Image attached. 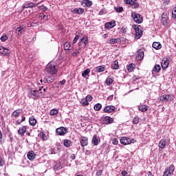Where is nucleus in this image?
<instances>
[{
    "label": "nucleus",
    "instance_id": "obj_58",
    "mask_svg": "<svg viewBox=\"0 0 176 176\" xmlns=\"http://www.w3.org/2000/svg\"><path fill=\"white\" fill-rule=\"evenodd\" d=\"M102 175V170H99L97 171V173H96L97 176H101Z\"/></svg>",
    "mask_w": 176,
    "mask_h": 176
},
{
    "label": "nucleus",
    "instance_id": "obj_42",
    "mask_svg": "<svg viewBox=\"0 0 176 176\" xmlns=\"http://www.w3.org/2000/svg\"><path fill=\"white\" fill-rule=\"evenodd\" d=\"M23 30H24V28L23 27H19L16 28V31H18V36H20L21 34H23Z\"/></svg>",
    "mask_w": 176,
    "mask_h": 176
},
{
    "label": "nucleus",
    "instance_id": "obj_20",
    "mask_svg": "<svg viewBox=\"0 0 176 176\" xmlns=\"http://www.w3.org/2000/svg\"><path fill=\"white\" fill-rule=\"evenodd\" d=\"M44 80L45 81V83H53V82H54V76H45Z\"/></svg>",
    "mask_w": 176,
    "mask_h": 176
},
{
    "label": "nucleus",
    "instance_id": "obj_10",
    "mask_svg": "<svg viewBox=\"0 0 176 176\" xmlns=\"http://www.w3.org/2000/svg\"><path fill=\"white\" fill-rule=\"evenodd\" d=\"M0 50H3V52H0L1 56H6L7 57L10 56V51L8 48L1 46L0 47Z\"/></svg>",
    "mask_w": 176,
    "mask_h": 176
},
{
    "label": "nucleus",
    "instance_id": "obj_48",
    "mask_svg": "<svg viewBox=\"0 0 176 176\" xmlns=\"http://www.w3.org/2000/svg\"><path fill=\"white\" fill-rule=\"evenodd\" d=\"M38 9H40L41 10H43V12L47 11V7H46L45 6H38Z\"/></svg>",
    "mask_w": 176,
    "mask_h": 176
},
{
    "label": "nucleus",
    "instance_id": "obj_45",
    "mask_svg": "<svg viewBox=\"0 0 176 176\" xmlns=\"http://www.w3.org/2000/svg\"><path fill=\"white\" fill-rule=\"evenodd\" d=\"M38 137H40V138H41V140H46V135L43 132H41L38 134Z\"/></svg>",
    "mask_w": 176,
    "mask_h": 176
},
{
    "label": "nucleus",
    "instance_id": "obj_55",
    "mask_svg": "<svg viewBox=\"0 0 176 176\" xmlns=\"http://www.w3.org/2000/svg\"><path fill=\"white\" fill-rule=\"evenodd\" d=\"M87 99V100L89 102V101H91V100H93V97L90 95H88L86 96L85 98Z\"/></svg>",
    "mask_w": 176,
    "mask_h": 176
},
{
    "label": "nucleus",
    "instance_id": "obj_8",
    "mask_svg": "<svg viewBox=\"0 0 176 176\" xmlns=\"http://www.w3.org/2000/svg\"><path fill=\"white\" fill-rule=\"evenodd\" d=\"M170 65V58H166V59H163L161 63V67L162 69H167L168 68V65Z\"/></svg>",
    "mask_w": 176,
    "mask_h": 176
},
{
    "label": "nucleus",
    "instance_id": "obj_9",
    "mask_svg": "<svg viewBox=\"0 0 176 176\" xmlns=\"http://www.w3.org/2000/svg\"><path fill=\"white\" fill-rule=\"evenodd\" d=\"M115 106L108 105L104 108L103 111L104 113H112V112H115Z\"/></svg>",
    "mask_w": 176,
    "mask_h": 176
},
{
    "label": "nucleus",
    "instance_id": "obj_53",
    "mask_svg": "<svg viewBox=\"0 0 176 176\" xmlns=\"http://www.w3.org/2000/svg\"><path fill=\"white\" fill-rule=\"evenodd\" d=\"M66 82H67V80L65 79H63L62 81L58 82V85H60L61 86H63L65 85Z\"/></svg>",
    "mask_w": 176,
    "mask_h": 176
},
{
    "label": "nucleus",
    "instance_id": "obj_26",
    "mask_svg": "<svg viewBox=\"0 0 176 176\" xmlns=\"http://www.w3.org/2000/svg\"><path fill=\"white\" fill-rule=\"evenodd\" d=\"M63 145L66 148H69V146H72V142H71L69 140H65L63 142Z\"/></svg>",
    "mask_w": 176,
    "mask_h": 176
},
{
    "label": "nucleus",
    "instance_id": "obj_6",
    "mask_svg": "<svg viewBox=\"0 0 176 176\" xmlns=\"http://www.w3.org/2000/svg\"><path fill=\"white\" fill-rule=\"evenodd\" d=\"M125 3L131 5L133 9L140 8V4L137 2V0H124Z\"/></svg>",
    "mask_w": 176,
    "mask_h": 176
},
{
    "label": "nucleus",
    "instance_id": "obj_54",
    "mask_svg": "<svg viewBox=\"0 0 176 176\" xmlns=\"http://www.w3.org/2000/svg\"><path fill=\"white\" fill-rule=\"evenodd\" d=\"M78 39H79V35H76L73 40V43H76V42H78Z\"/></svg>",
    "mask_w": 176,
    "mask_h": 176
},
{
    "label": "nucleus",
    "instance_id": "obj_36",
    "mask_svg": "<svg viewBox=\"0 0 176 176\" xmlns=\"http://www.w3.org/2000/svg\"><path fill=\"white\" fill-rule=\"evenodd\" d=\"M65 50H71V49H69V47H71V44L69 42H65L63 44Z\"/></svg>",
    "mask_w": 176,
    "mask_h": 176
},
{
    "label": "nucleus",
    "instance_id": "obj_50",
    "mask_svg": "<svg viewBox=\"0 0 176 176\" xmlns=\"http://www.w3.org/2000/svg\"><path fill=\"white\" fill-rule=\"evenodd\" d=\"M109 43H110L111 45H113V44H115V43H118V39H116V38H112V39L110 40Z\"/></svg>",
    "mask_w": 176,
    "mask_h": 176
},
{
    "label": "nucleus",
    "instance_id": "obj_16",
    "mask_svg": "<svg viewBox=\"0 0 176 176\" xmlns=\"http://www.w3.org/2000/svg\"><path fill=\"white\" fill-rule=\"evenodd\" d=\"M82 6H84V8H89V6H91V5H93V1L90 0H83L82 2Z\"/></svg>",
    "mask_w": 176,
    "mask_h": 176
},
{
    "label": "nucleus",
    "instance_id": "obj_39",
    "mask_svg": "<svg viewBox=\"0 0 176 176\" xmlns=\"http://www.w3.org/2000/svg\"><path fill=\"white\" fill-rule=\"evenodd\" d=\"M94 108L95 111H100V109H101V108H102V105L100 103H98L94 105Z\"/></svg>",
    "mask_w": 176,
    "mask_h": 176
},
{
    "label": "nucleus",
    "instance_id": "obj_38",
    "mask_svg": "<svg viewBox=\"0 0 176 176\" xmlns=\"http://www.w3.org/2000/svg\"><path fill=\"white\" fill-rule=\"evenodd\" d=\"M89 74H90V69H86L82 73V76H83V78H86V76L89 75Z\"/></svg>",
    "mask_w": 176,
    "mask_h": 176
},
{
    "label": "nucleus",
    "instance_id": "obj_52",
    "mask_svg": "<svg viewBox=\"0 0 176 176\" xmlns=\"http://www.w3.org/2000/svg\"><path fill=\"white\" fill-rule=\"evenodd\" d=\"M3 164H5V160H3L2 157H0V167H3Z\"/></svg>",
    "mask_w": 176,
    "mask_h": 176
},
{
    "label": "nucleus",
    "instance_id": "obj_49",
    "mask_svg": "<svg viewBox=\"0 0 176 176\" xmlns=\"http://www.w3.org/2000/svg\"><path fill=\"white\" fill-rule=\"evenodd\" d=\"M112 144L113 145H118V144L119 143V141H118V139L113 138L112 140Z\"/></svg>",
    "mask_w": 176,
    "mask_h": 176
},
{
    "label": "nucleus",
    "instance_id": "obj_34",
    "mask_svg": "<svg viewBox=\"0 0 176 176\" xmlns=\"http://www.w3.org/2000/svg\"><path fill=\"white\" fill-rule=\"evenodd\" d=\"M35 6H38V3H28L25 4V8H35Z\"/></svg>",
    "mask_w": 176,
    "mask_h": 176
},
{
    "label": "nucleus",
    "instance_id": "obj_17",
    "mask_svg": "<svg viewBox=\"0 0 176 176\" xmlns=\"http://www.w3.org/2000/svg\"><path fill=\"white\" fill-rule=\"evenodd\" d=\"M100 139H98L97 138V135H94L93 136V138H92V141H91V143L93 144V145H94L95 146H97V145H98L100 144Z\"/></svg>",
    "mask_w": 176,
    "mask_h": 176
},
{
    "label": "nucleus",
    "instance_id": "obj_63",
    "mask_svg": "<svg viewBox=\"0 0 176 176\" xmlns=\"http://www.w3.org/2000/svg\"><path fill=\"white\" fill-rule=\"evenodd\" d=\"M76 157L75 156V154H73V155H72L71 156H70V158L72 159V160H75V158H76Z\"/></svg>",
    "mask_w": 176,
    "mask_h": 176
},
{
    "label": "nucleus",
    "instance_id": "obj_3",
    "mask_svg": "<svg viewBox=\"0 0 176 176\" xmlns=\"http://www.w3.org/2000/svg\"><path fill=\"white\" fill-rule=\"evenodd\" d=\"M131 17L133 19L134 22L137 23V24H141L144 21V18H142V15L137 13L133 12L131 14Z\"/></svg>",
    "mask_w": 176,
    "mask_h": 176
},
{
    "label": "nucleus",
    "instance_id": "obj_28",
    "mask_svg": "<svg viewBox=\"0 0 176 176\" xmlns=\"http://www.w3.org/2000/svg\"><path fill=\"white\" fill-rule=\"evenodd\" d=\"M166 146V140L162 139L159 142V148L163 149Z\"/></svg>",
    "mask_w": 176,
    "mask_h": 176
},
{
    "label": "nucleus",
    "instance_id": "obj_43",
    "mask_svg": "<svg viewBox=\"0 0 176 176\" xmlns=\"http://www.w3.org/2000/svg\"><path fill=\"white\" fill-rule=\"evenodd\" d=\"M166 97V102L167 101H173L174 100V96L173 95H165Z\"/></svg>",
    "mask_w": 176,
    "mask_h": 176
},
{
    "label": "nucleus",
    "instance_id": "obj_23",
    "mask_svg": "<svg viewBox=\"0 0 176 176\" xmlns=\"http://www.w3.org/2000/svg\"><path fill=\"white\" fill-rule=\"evenodd\" d=\"M104 122L106 124H111L113 122V118L107 116L104 118Z\"/></svg>",
    "mask_w": 176,
    "mask_h": 176
},
{
    "label": "nucleus",
    "instance_id": "obj_32",
    "mask_svg": "<svg viewBox=\"0 0 176 176\" xmlns=\"http://www.w3.org/2000/svg\"><path fill=\"white\" fill-rule=\"evenodd\" d=\"M111 68L113 69H118L119 63L117 60L114 61L113 63H112V65H111Z\"/></svg>",
    "mask_w": 176,
    "mask_h": 176
},
{
    "label": "nucleus",
    "instance_id": "obj_18",
    "mask_svg": "<svg viewBox=\"0 0 176 176\" xmlns=\"http://www.w3.org/2000/svg\"><path fill=\"white\" fill-rule=\"evenodd\" d=\"M25 131H27V126H23L19 128V129L18 130V133L19 134V135H24V134H25Z\"/></svg>",
    "mask_w": 176,
    "mask_h": 176
},
{
    "label": "nucleus",
    "instance_id": "obj_15",
    "mask_svg": "<svg viewBox=\"0 0 176 176\" xmlns=\"http://www.w3.org/2000/svg\"><path fill=\"white\" fill-rule=\"evenodd\" d=\"M144 50H141L140 49L138 51V55H137V58L138 60H143L144 59Z\"/></svg>",
    "mask_w": 176,
    "mask_h": 176
},
{
    "label": "nucleus",
    "instance_id": "obj_46",
    "mask_svg": "<svg viewBox=\"0 0 176 176\" xmlns=\"http://www.w3.org/2000/svg\"><path fill=\"white\" fill-rule=\"evenodd\" d=\"M1 42H5L8 41V36L6 34H3L1 37Z\"/></svg>",
    "mask_w": 176,
    "mask_h": 176
},
{
    "label": "nucleus",
    "instance_id": "obj_47",
    "mask_svg": "<svg viewBox=\"0 0 176 176\" xmlns=\"http://www.w3.org/2000/svg\"><path fill=\"white\" fill-rule=\"evenodd\" d=\"M160 101H162L163 102H167V98L166 95H163L160 98Z\"/></svg>",
    "mask_w": 176,
    "mask_h": 176
},
{
    "label": "nucleus",
    "instance_id": "obj_7",
    "mask_svg": "<svg viewBox=\"0 0 176 176\" xmlns=\"http://www.w3.org/2000/svg\"><path fill=\"white\" fill-rule=\"evenodd\" d=\"M56 133L58 134V135H65L67 133V128L60 126L56 129Z\"/></svg>",
    "mask_w": 176,
    "mask_h": 176
},
{
    "label": "nucleus",
    "instance_id": "obj_21",
    "mask_svg": "<svg viewBox=\"0 0 176 176\" xmlns=\"http://www.w3.org/2000/svg\"><path fill=\"white\" fill-rule=\"evenodd\" d=\"M105 71V65L98 66L95 67V72H104Z\"/></svg>",
    "mask_w": 176,
    "mask_h": 176
},
{
    "label": "nucleus",
    "instance_id": "obj_60",
    "mask_svg": "<svg viewBox=\"0 0 176 176\" xmlns=\"http://www.w3.org/2000/svg\"><path fill=\"white\" fill-rule=\"evenodd\" d=\"M72 54V56H76L79 54V51L74 52Z\"/></svg>",
    "mask_w": 176,
    "mask_h": 176
},
{
    "label": "nucleus",
    "instance_id": "obj_25",
    "mask_svg": "<svg viewBox=\"0 0 176 176\" xmlns=\"http://www.w3.org/2000/svg\"><path fill=\"white\" fill-rule=\"evenodd\" d=\"M138 109L142 112H146V111H148V106L145 104L140 105L138 106Z\"/></svg>",
    "mask_w": 176,
    "mask_h": 176
},
{
    "label": "nucleus",
    "instance_id": "obj_4",
    "mask_svg": "<svg viewBox=\"0 0 176 176\" xmlns=\"http://www.w3.org/2000/svg\"><path fill=\"white\" fill-rule=\"evenodd\" d=\"M133 28L135 31V38L140 39L142 36V30H141V26L139 25H134Z\"/></svg>",
    "mask_w": 176,
    "mask_h": 176
},
{
    "label": "nucleus",
    "instance_id": "obj_56",
    "mask_svg": "<svg viewBox=\"0 0 176 176\" xmlns=\"http://www.w3.org/2000/svg\"><path fill=\"white\" fill-rule=\"evenodd\" d=\"M163 176H171V174L165 170Z\"/></svg>",
    "mask_w": 176,
    "mask_h": 176
},
{
    "label": "nucleus",
    "instance_id": "obj_35",
    "mask_svg": "<svg viewBox=\"0 0 176 176\" xmlns=\"http://www.w3.org/2000/svg\"><path fill=\"white\" fill-rule=\"evenodd\" d=\"M134 68H135V65L131 63L129 66H128V71L129 72H133V71H134Z\"/></svg>",
    "mask_w": 176,
    "mask_h": 176
},
{
    "label": "nucleus",
    "instance_id": "obj_30",
    "mask_svg": "<svg viewBox=\"0 0 176 176\" xmlns=\"http://www.w3.org/2000/svg\"><path fill=\"white\" fill-rule=\"evenodd\" d=\"M160 69H162L160 65H155L154 66V67L153 68L152 72H160Z\"/></svg>",
    "mask_w": 176,
    "mask_h": 176
},
{
    "label": "nucleus",
    "instance_id": "obj_27",
    "mask_svg": "<svg viewBox=\"0 0 176 176\" xmlns=\"http://www.w3.org/2000/svg\"><path fill=\"white\" fill-rule=\"evenodd\" d=\"M175 170V166L174 165H170L168 168H166L165 170H166L168 173H170V174H173Z\"/></svg>",
    "mask_w": 176,
    "mask_h": 176
},
{
    "label": "nucleus",
    "instance_id": "obj_33",
    "mask_svg": "<svg viewBox=\"0 0 176 176\" xmlns=\"http://www.w3.org/2000/svg\"><path fill=\"white\" fill-rule=\"evenodd\" d=\"M114 10H116V13H122V12H123V7L114 6Z\"/></svg>",
    "mask_w": 176,
    "mask_h": 176
},
{
    "label": "nucleus",
    "instance_id": "obj_24",
    "mask_svg": "<svg viewBox=\"0 0 176 176\" xmlns=\"http://www.w3.org/2000/svg\"><path fill=\"white\" fill-rule=\"evenodd\" d=\"M29 123L30 126H35L36 124V119L34 116H31L29 118Z\"/></svg>",
    "mask_w": 176,
    "mask_h": 176
},
{
    "label": "nucleus",
    "instance_id": "obj_12",
    "mask_svg": "<svg viewBox=\"0 0 176 176\" xmlns=\"http://www.w3.org/2000/svg\"><path fill=\"white\" fill-rule=\"evenodd\" d=\"M28 159L30 161L34 160L35 157H36V155L34 152V151H30L28 153Z\"/></svg>",
    "mask_w": 176,
    "mask_h": 176
},
{
    "label": "nucleus",
    "instance_id": "obj_14",
    "mask_svg": "<svg viewBox=\"0 0 176 176\" xmlns=\"http://www.w3.org/2000/svg\"><path fill=\"white\" fill-rule=\"evenodd\" d=\"M71 12L72 13H75L76 14H83V13H85V10L80 8H77L72 10Z\"/></svg>",
    "mask_w": 176,
    "mask_h": 176
},
{
    "label": "nucleus",
    "instance_id": "obj_41",
    "mask_svg": "<svg viewBox=\"0 0 176 176\" xmlns=\"http://www.w3.org/2000/svg\"><path fill=\"white\" fill-rule=\"evenodd\" d=\"M57 113H58V110L54 109H52L50 112L51 116H54V115H57Z\"/></svg>",
    "mask_w": 176,
    "mask_h": 176
},
{
    "label": "nucleus",
    "instance_id": "obj_2",
    "mask_svg": "<svg viewBox=\"0 0 176 176\" xmlns=\"http://www.w3.org/2000/svg\"><path fill=\"white\" fill-rule=\"evenodd\" d=\"M45 72L47 74H50V75H56L57 74V69H56V66L52 63H50L47 65L45 69Z\"/></svg>",
    "mask_w": 176,
    "mask_h": 176
},
{
    "label": "nucleus",
    "instance_id": "obj_64",
    "mask_svg": "<svg viewBox=\"0 0 176 176\" xmlns=\"http://www.w3.org/2000/svg\"><path fill=\"white\" fill-rule=\"evenodd\" d=\"M165 5H169L170 4V0H165L164 2Z\"/></svg>",
    "mask_w": 176,
    "mask_h": 176
},
{
    "label": "nucleus",
    "instance_id": "obj_22",
    "mask_svg": "<svg viewBox=\"0 0 176 176\" xmlns=\"http://www.w3.org/2000/svg\"><path fill=\"white\" fill-rule=\"evenodd\" d=\"M152 46L153 49H155V50H159L160 49H162V44H160V43L159 42H153Z\"/></svg>",
    "mask_w": 176,
    "mask_h": 176
},
{
    "label": "nucleus",
    "instance_id": "obj_29",
    "mask_svg": "<svg viewBox=\"0 0 176 176\" xmlns=\"http://www.w3.org/2000/svg\"><path fill=\"white\" fill-rule=\"evenodd\" d=\"M82 43H84L85 46L89 43V37L84 36L82 38L80 39Z\"/></svg>",
    "mask_w": 176,
    "mask_h": 176
},
{
    "label": "nucleus",
    "instance_id": "obj_51",
    "mask_svg": "<svg viewBox=\"0 0 176 176\" xmlns=\"http://www.w3.org/2000/svg\"><path fill=\"white\" fill-rule=\"evenodd\" d=\"M172 16L173 19H176V6L173 8L172 11Z\"/></svg>",
    "mask_w": 176,
    "mask_h": 176
},
{
    "label": "nucleus",
    "instance_id": "obj_44",
    "mask_svg": "<svg viewBox=\"0 0 176 176\" xmlns=\"http://www.w3.org/2000/svg\"><path fill=\"white\" fill-rule=\"evenodd\" d=\"M140 123V117H135L133 120V124H138Z\"/></svg>",
    "mask_w": 176,
    "mask_h": 176
},
{
    "label": "nucleus",
    "instance_id": "obj_62",
    "mask_svg": "<svg viewBox=\"0 0 176 176\" xmlns=\"http://www.w3.org/2000/svg\"><path fill=\"white\" fill-rule=\"evenodd\" d=\"M39 17H41V19H45V14L41 13V14H39Z\"/></svg>",
    "mask_w": 176,
    "mask_h": 176
},
{
    "label": "nucleus",
    "instance_id": "obj_40",
    "mask_svg": "<svg viewBox=\"0 0 176 176\" xmlns=\"http://www.w3.org/2000/svg\"><path fill=\"white\" fill-rule=\"evenodd\" d=\"M81 104L82 105H83L84 107H86V105H89V102L87 100V99L85 98H82L81 100Z\"/></svg>",
    "mask_w": 176,
    "mask_h": 176
},
{
    "label": "nucleus",
    "instance_id": "obj_57",
    "mask_svg": "<svg viewBox=\"0 0 176 176\" xmlns=\"http://www.w3.org/2000/svg\"><path fill=\"white\" fill-rule=\"evenodd\" d=\"M30 25L32 27H36V25H38V22H32L30 23Z\"/></svg>",
    "mask_w": 176,
    "mask_h": 176
},
{
    "label": "nucleus",
    "instance_id": "obj_5",
    "mask_svg": "<svg viewBox=\"0 0 176 176\" xmlns=\"http://www.w3.org/2000/svg\"><path fill=\"white\" fill-rule=\"evenodd\" d=\"M134 142H135L134 139L131 140L130 138L127 137H123L120 139V143L122 145H129V144H134Z\"/></svg>",
    "mask_w": 176,
    "mask_h": 176
},
{
    "label": "nucleus",
    "instance_id": "obj_13",
    "mask_svg": "<svg viewBox=\"0 0 176 176\" xmlns=\"http://www.w3.org/2000/svg\"><path fill=\"white\" fill-rule=\"evenodd\" d=\"M81 146H87L89 144V138L87 137H82V140L80 141Z\"/></svg>",
    "mask_w": 176,
    "mask_h": 176
},
{
    "label": "nucleus",
    "instance_id": "obj_19",
    "mask_svg": "<svg viewBox=\"0 0 176 176\" xmlns=\"http://www.w3.org/2000/svg\"><path fill=\"white\" fill-rule=\"evenodd\" d=\"M115 25H116V21H110L108 23H106L104 25L105 28H113V27H115Z\"/></svg>",
    "mask_w": 176,
    "mask_h": 176
},
{
    "label": "nucleus",
    "instance_id": "obj_11",
    "mask_svg": "<svg viewBox=\"0 0 176 176\" xmlns=\"http://www.w3.org/2000/svg\"><path fill=\"white\" fill-rule=\"evenodd\" d=\"M167 20H168V18H167V15L163 13L162 15L161 23H162L164 27H167V24H168Z\"/></svg>",
    "mask_w": 176,
    "mask_h": 176
},
{
    "label": "nucleus",
    "instance_id": "obj_1",
    "mask_svg": "<svg viewBox=\"0 0 176 176\" xmlns=\"http://www.w3.org/2000/svg\"><path fill=\"white\" fill-rule=\"evenodd\" d=\"M43 89V87H41V88L39 89V90H32L30 89L28 92V97L29 98H32L33 100H37V98H39L41 97V90Z\"/></svg>",
    "mask_w": 176,
    "mask_h": 176
},
{
    "label": "nucleus",
    "instance_id": "obj_59",
    "mask_svg": "<svg viewBox=\"0 0 176 176\" xmlns=\"http://www.w3.org/2000/svg\"><path fill=\"white\" fill-rule=\"evenodd\" d=\"M104 13H105V10H100V11L99 12L100 16H102Z\"/></svg>",
    "mask_w": 176,
    "mask_h": 176
},
{
    "label": "nucleus",
    "instance_id": "obj_31",
    "mask_svg": "<svg viewBox=\"0 0 176 176\" xmlns=\"http://www.w3.org/2000/svg\"><path fill=\"white\" fill-rule=\"evenodd\" d=\"M112 83H113V78L111 77H107L106 79V85H107V86H111Z\"/></svg>",
    "mask_w": 176,
    "mask_h": 176
},
{
    "label": "nucleus",
    "instance_id": "obj_61",
    "mask_svg": "<svg viewBox=\"0 0 176 176\" xmlns=\"http://www.w3.org/2000/svg\"><path fill=\"white\" fill-rule=\"evenodd\" d=\"M121 174L122 176H126L127 175V171L123 170L122 171Z\"/></svg>",
    "mask_w": 176,
    "mask_h": 176
},
{
    "label": "nucleus",
    "instance_id": "obj_37",
    "mask_svg": "<svg viewBox=\"0 0 176 176\" xmlns=\"http://www.w3.org/2000/svg\"><path fill=\"white\" fill-rule=\"evenodd\" d=\"M20 113H21V111H20V109H16L15 110L13 113L12 115L15 118H17L18 116H20Z\"/></svg>",
    "mask_w": 176,
    "mask_h": 176
}]
</instances>
